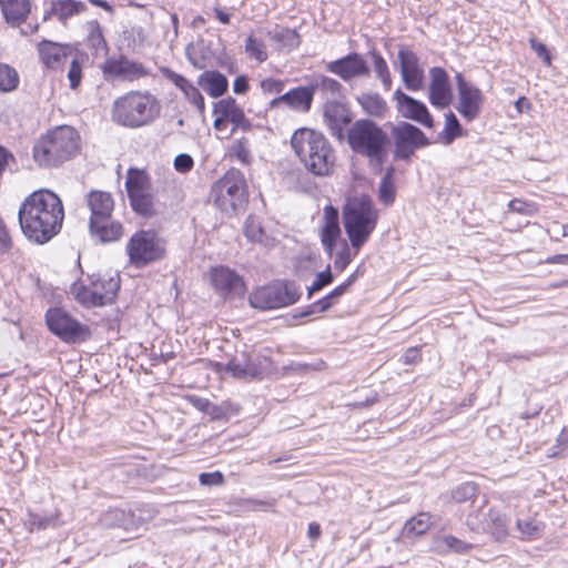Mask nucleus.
<instances>
[{"label":"nucleus","mask_w":568,"mask_h":568,"mask_svg":"<svg viewBox=\"0 0 568 568\" xmlns=\"http://www.w3.org/2000/svg\"><path fill=\"white\" fill-rule=\"evenodd\" d=\"M64 210L61 199L48 189H40L28 195L18 211L23 235L36 244L52 240L62 227Z\"/></svg>","instance_id":"obj_1"},{"label":"nucleus","mask_w":568,"mask_h":568,"mask_svg":"<svg viewBox=\"0 0 568 568\" xmlns=\"http://www.w3.org/2000/svg\"><path fill=\"white\" fill-rule=\"evenodd\" d=\"M291 145L304 166L317 176L328 175L335 163L334 150L322 132L302 128L291 138Z\"/></svg>","instance_id":"obj_2"},{"label":"nucleus","mask_w":568,"mask_h":568,"mask_svg":"<svg viewBox=\"0 0 568 568\" xmlns=\"http://www.w3.org/2000/svg\"><path fill=\"white\" fill-rule=\"evenodd\" d=\"M347 143L353 152L364 156L382 171L387 159L390 139L381 125L369 119H359L346 131Z\"/></svg>","instance_id":"obj_3"},{"label":"nucleus","mask_w":568,"mask_h":568,"mask_svg":"<svg viewBox=\"0 0 568 568\" xmlns=\"http://www.w3.org/2000/svg\"><path fill=\"white\" fill-rule=\"evenodd\" d=\"M378 211L367 195L347 199L342 220L351 246L358 251L371 237L378 222Z\"/></svg>","instance_id":"obj_4"},{"label":"nucleus","mask_w":568,"mask_h":568,"mask_svg":"<svg viewBox=\"0 0 568 568\" xmlns=\"http://www.w3.org/2000/svg\"><path fill=\"white\" fill-rule=\"evenodd\" d=\"M161 112L160 101L150 92L131 91L113 103L112 120L125 128L151 124Z\"/></svg>","instance_id":"obj_5"},{"label":"nucleus","mask_w":568,"mask_h":568,"mask_svg":"<svg viewBox=\"0 0 568 568\" xmlns=\"http://www.w3.org/2000/svg\"><path fill=\"white\" fill-rule=\"evenodd\" d=\"M79 134L61 125L42 135L33 145V159L42 168H54L70 160L79 150Z\"/></svg>","instance_id":"obj_6"},{"label":"nucleus","mask_w":568,"mask_h":568,"mask_svg":"<svg viewBox=\"0 0 568 568\" xmlns=\"http://www.w3.org/2000/svg\"><path fill=\"white\" fill-rule=\"evenodd\" d=\"M211 199L223 213L236 215L248 202V191L244 174L235 168L215 181L211 187Z\"/></svg>","instance_id":"obj_7"},{"label":"nucleus","mask_w":568,"mask_h":568,"mask_svg":"<svg viewBox=\"0 0 568 568\" xmlns=\"http://www.w3.org/2000/svg\"><path fill=\"white\" fill-rule=\"evenodd\" d=\"M301 294L298 285L294 282L274 281L252 292L248 301L254 308L273 310L296 303Z\"/></svg>","instance_id":"obj_8"},{"label":"nucleus","mask_w":568,"mask_h":568,"mask_svg":"<svg viewBox=\"0 0 568 568\" xmlns=\"http://www.w3.org/2000/svg\"><path fill=\"white\" fill-rule=\"evenodd\" d=\"M390 135L394 142L393 159L410 161L415 152L430 144V140L416 125L409 122H398L392 126Z\"/></svg>","instance_id":"obj_9"},{"label":"nucleus","mask_w":568,"mask_h":568,"mask_svg":"<svg viewBox=\"0 0 568 568\" xmlns=\"http://www.w3.org/2000/svg\"><path fill=\"white\" fill-rule=\"evenodd\" d=\"M45 323L49 331L64 343L78 344L85 342L90 337L89 327L81 324L60 307L47 311Z\"/></svg>","instance_id":"obj_10"},{"label":"nucleus","mask_w":568,"mask_h":568,"mask_svg":"<svg viewBox=\"0 0 568 568\" xmlns=\"http://www.w3.org/2000/svg\"><path fill=\"white\" fill-rule=\"evenodd\" d=\"M126 253L130 263L141 267L160 260L164 255V248L155 233L141 230L129 240Z\"/></svg>","instance_id":"obj_11"},{"label":"nucleus","mask_w":568,"mask_h":568,"mask_svg":"<svg viewBox=\"0 0 568 568\" xmlns=\"http://www.w3.org/2000/svg\"><path fill=\"white\" fill-rule=\"evenodd\" d=\"M214 369L220 374H227L241 379L255 378L262 374L257 357L251 347L245 344L242 349H236L226 363L216 362Z\"/></svg>","instance_id":"obj_12"},{"label":"nucleus","mask_w":568,"mask_h":568,"mask_svg":"<svg viewBox=\"0 0 568 568\" xmlns=\"http://www.w3.org/2000/svg\"><path fill=\"white\" fill-rule=\"evenodd\" d=\"M456 85L458 91L456 110L466 121L471 122L481 112L484 94L479 88L466 81L462 73L456 74Z\"/></svg>","instance_id":"obj_13"},{"label":"nucleus","mask_w":568,"mask_h":568,"mask_svg":"<svg viewBox=\"0 0 568 568\" xmlns=\"http://www.w3.org/2000/svg\"><path fill=\"white\" fill-rule=\"evenodd\" d=\"M325 69L344 82H349L355 78L368 77L371 73L367 61L357 52H349L339 59L327 62Z\"/></svg>","instance_id":"obj_14"},{"label":"nucleus","mask_w":568,"mask_h":568,"mask_svg":"<svg viewBox=\"0 0 568 568\" xmlns=\"http://www.w3.org/2000/svg\"><path fill=\"white\" fill-rule=\"evenodd\" d=\"M102 71L106 80L134 81L149 75V71L142 63L130 60L123 54L108 58L102 65Z\"/></svg>","instance_id":"obj_15"},{"label":"nucleus","mask_w":568,"mask_h":568,"mask_svg":"<svg viewBox=\"0 0 568 568\" xmlns=\"http://www.w3.org/2000/svg\"><path fill=\"white\" fill-rule=\"evenodd\" d=\"M210 277L214 290L223 297H240L245 294L246 286L243 277L227 266L212 267Z\"/></svg>","instance_id":"obj_16"},{"label":"nucleus","mask_w":568,"mask_h":568,"mask_svg":"<svg viewBox=\"0 0 568 568\" xmlns=\"http://www.w3.org/2000/svg\"><path fill=\"white\" fill-rule=\"evenodd\" d=\"M394 100L402 116L415 121L425 128H434V119L425 103L404 93L400 89L394 92Z\"/></svg>","instance_id":"obj_17"},{"label":"nucleus","mask_w":568,"mask_h":568,"mask_svg":"<svg viewBox=\"0 0 568 568\" xmlns=\"http://www.w3.org/2000/svg\"><path fill=\"white\" fill-rule=\"evenodd\" d=\"M397 57L405 87L410 91L420 90L424 83V70L417 54L407 47H400Z\"/></svg>","instance_id":"obj_18"},{"label":"nucleus","mask_w":568,"mask_h":568,"mask_svg":"<svg viewBox=\"0 0 568 568\" xmlns=\"http://www.w3.org/2000/svg\"><path fill=\"white\" fill-rule=\"evenodd\" d=\"M323 115L331 134L338 141H343L346 138L345 129L352 122L348 109L337 100H327L324 104Z\"/></svg>","instance_id":"obj_19"},{"label":"nucleus","mask_w":568,"mask_h":568,"mask_svg":"<svg viewBox=\"0 0 568 568\" xmlns=\"http://www.w3.org/2000/svg\"><path fill=\"white\" fill-rule=\"evenodd\" d=\"M89 233L99 244H108L121 240L124 233L120 221L113 219L112 214L99 219H89Z\"/></svg>","instance_id":"obj_20"},{"label":"nucleus","mask_w":568,"mask_h":568,"mask_svg":"<svg viewBox=\"0 0 568 568\" xmlns=\"http://www.w3.org/2000/svg\"><path fill=\"white\" fill-rule=\"evenodd\" d=\"M429 101L439 109L448 106L452 102V88L449 77L445 69L434 67L429 70Z\"/></svg>","instance_id":"obj_21"},{"label":"nucleus","mask_w":568,"mask_h":568,"mask_svg":"<svg viewBox=\"0 0 568 568\" xmlns=\"http://www.w3.org/2000/svg\"><path fill=\"white\" fill-rule=\"evenodd\" d=\"M314 98V88L310 87H297L286 93L273 99L270 102L271 108H276L281 103H285L290 108L300 111H308L312 105Z\"/></svg>","instance_id":"obj_22"},{"label":"nucleus","mask_w":568,"mask_h":568,"mask_svg":"<svg viewBox=\"0 0 568 568\" xmlns=\"http://www.w3.org/2000/svg\"><path fill=\"white\" fill-rule=\"evenodd\" d=\"M38 52L41 62L49 69H59L72 57V51L68 45L49 40H42L38 44Z\"/></svg>","instance_id":"obj_23"},{"label":"nucleus","mask_w":568,"mask_h":568,"mask_svg":"<svg viewBox=\"0 0 568 568\" xmlns=\"http://www.w3.org/2000/svg\"><path fill=\"white\" fill-rule=\"evenodd\" d=\"M153 514L148 510L146 514L142 509L125 511L123 509H111L105 515V523L112 526L122 527L126 530L138 528L139 525L151 519Z\"/></svg>","instance_id":"obj_24"},{"label":"nucleus","mask_w":568,"mask_h":568,"mask_svg":"<svg viewBox=\"0 0 568 568\" xmlns=\"http://www.w3.org/2000/svg\"><path fill=\"white\" fill-rule=\"evenodd\" d=\"M0 9L7 23L22 24L31 12L30 0H0Z\"/></svg>","instance_id":"obj_25"},{"label":"nucleus","mask_w":568,"mask_h":568,"mask_svg":"<svg viewBox=\"0 0 568 568\" xmlns=\"http://www.w3.org/2000/svg\"><path fill=\"white\" fill-rule=\"evenodd\" d=\"M87 205L90 210V219L109 216L114 211V200L111 193L93 190L87 195Z\"/></svg>","instance_id":"obj_26"},{"label":"nucleus","mask_w":568,"mask_h":568,"mask_svg":"<svg viewBox=\"0 0 568 568\" xmlns=\"http://www.w3.org/2000/svg\"><path fill=\"white\" fill-rule=\"evenodd\" d=\"M197 84L212 98L222 97L229 88V81L219 71H205L197 78Z\"/></svg>","instance_id":"obj_27"},{"label":"nucleus","mask_w":568,"mask_h":568,"mask_svg":"<svg viewBox=\"0 0 568 568\" xmlns=\"http://www.w3.org/2000/svg\"><path fill=\"white\" fill-rule=\"evenodd\" d=\"M92 288L97 290L102 298L103 305L112 304L120 290V276L119 274L114 275H98L97 278H92L91 281Z\"/></svg>","instance_id":"obj_28"},{"label":"nucleus","mask_w":568,"mask_h":568,"mask_svg":"<svg viewBox=\"0 0 568 568\" xmlns=\"http://www.w3.org/2000/svg\"><path fill=\"white\" fill-rule=\"evenodd\" d=\"M267 37L275 43V48L280 51H292L300 45L298 33L290 28L276 26L267 31Z\"/></svg>","instance_id":"obj_29"},{"label":"nucleus","mask_w":568,"mask_h":568,"mask_svg":"<svg viewBox=\"0 0 568 568\" xmlns=\"http://www.w3.org/2000/svg\"><path fill=\"white\" fill-rule=\"evenodd\" d=\"M87 10V6L82 1L78 0H52L51 1V13L62 23H65L68 19L78 16L79 13Z\"/></svg>","instance_id":"obj_30"},{"label":"nucleus","mask_w":568,"mask_h":568,"mask_svg":"<svg viewBox=\"0 0 568 568\" xmlns=\"http://www.w3.org/2000/svg\"><path fill=\"white\" fill-rule=\"evenodd\" d=\"M357 102L371 116L382 119L387 112V103L378 93H362L357 97Z\"/></svg>","instance_id":"obj_31"},{"label":"nucleus","mask_w":568,"mask_h":568,"mask_svg":"<svg viewBox=\"0 0 568 568\" xmlns=\"http://www.w3.org/2000/svg\"><path fill=\"white\" fill-rule=\"evenodd\" d=\"M70 293L84 307L103 306L102 298L97 290L87 286L82 282H75L70 287Z\"/></svg>","instance_id":"obj_32"},{"label":"nucleus","mask_w":568,"mask_h":568,"mask_svg":"<svg viewBox=\"0 0 568 568\" xmlns=\"http://www.w3.org/2000/svg\"><path fill=\"white\" fill-rule=\"evenodd\" d=\"M432 516L428 513H419L416 516L408 519L403 529L402 537L404 539L418 537L424 534L432 527Z\"/></svg>","instance_id":"obj_33"},{"label":"nucleus","mask_w":568,"mask_h":568,"mask_svg":"<svg viewBox=\"0 0 568 568\" xmlns=\"http://www.w3.org/2000/svg\"><path fill=\"white\" fill-rule=\"evenodd\" d=\"M359 274V270L357 268L346 278L345 282L336 286L326 296L316 301V305H320V313L328 311L338 301V298L343 296L348 291V288L357 281Z\"/></svg>","instance_id":"obj_34"},{"label":"nucleus","mask_w":568,"mask_h":568,"mask_svg":"<svg viewBox=\"0 0 568 568\" xmlns=\"http://www.w3.org/2000/svg\"><path fill=\"white\" fill-rule=\"evenodd\" d=\"M508 524L509 520L505 514L490 508L489 528L485 532H488L496 541L505 540L509 534Z\"/></svg>","instance_id":"obj_35"},{"label":"nucleus","mask_w":568,"mask_h":568,"mask_svg":"<svg viewBox=\"0 0 568 568\" xmlns=\"http://www.w3.org/2000/svg\"><path fill=\"white\" fill-rule=\"evenodd\" d=\"M311 85L314 88V92L320 91L326 101L337 100L343 94L341 82L326 75H318Z\"/></svg>","instance_id":"obj_36"},{"label":"nucleus","mask_w":568,"mask_h":568,"mask_svg":"<svg viewBox=\"0 0 568 568\" xmlns=\"http://www.w3.org/2000/svg\"><path fill=\"white\" fill-rule=\"evenodd\" d=\"M473 546L470 544H467L452 535L439 536L434 540V549L438 554H445L448 551L465 554Z\"/></svg>","instance_id":"obj_37"},{"label":"nucleus","mask_w":568,"mask_h":568,"mask_svg":"<svg viewBox=\"0 0 568 568\" xmlns=\"http://www.w3.org/2000/svg\"><path fill=\"white\" fill-rule=\"evenodd\" d=\"M516 528L518 538L523 540H531L540 537L544 530V524L535 518L517 519Z\"/></svg>","instance_id":"obj_38"},{"label":"nucleus","mask_w":568,"mask_h":568,"mask_svg":"<svg viewBox=\"0 0 568 568\" xmlns=\"http://www.w3.org/2000/svg\"><path fill=\"white\" fill-rule=\"evenodd\" d=\"M394 166H388L378 186V199L385 205H390L395 201V186H394Z\"/></svg>","instance_id":"obj_39"},{"label":"nucleus","mask_w":568,"mask_h":568,"mask_svg":"<svg viewBox=\"0 0 568 568\" xmlns=\"http://www.w3.org/2000/svg\"><path fill=\"white\" fill-rule=\"evenodd\" d=\"M125 187L128 195L148 191L150 187L149 178L139 169H130L126 175Z\"/></svg>","instance_id":"obj_40"},{"label":"nucleus","mask_w":568,"mask_h":568,"mask_svg":"<svg viewBox=\"0 0 568 568\" xmlns=\"http://www.w3.org/2000/svg\"><path fill=\"white\" fill-rule=\"evenodd\" d=\"M464 134V129L459 123L457 116L449 111L445 114V126L443 132L440 133L442 143L444 145H449L454 142L455 139L462 136Z\"/></svg>","instance_id":"obj_41"},{"label":"nucleus","mask_w":568,"mask_h":568,"mask_svg":"<svg viewBox=\"0 0 568 568\" xmlns=\"http://www.w3.org/2000/svg\"><path fill=\"white\" fill-rule=\"evenodd\" d=\"M87 26H88L87 42H88L89 48L94 50V52L97 54L100 52H106L108 44L104 39L100 23L97 20H92V21H89Z\"/></svg>","instance_id":"obj_42"},{"label":"nucleus","mask_w":568,"mask_h":568,"mask_svg":"<svg viewBox=\"0 0 568 568\" xmlns=\"http://www.w3.org/2000/svg\"><path fill=\"white\" fill-rule=\"evenodd\" d=\"M376 77L381 80L385 91L392 87V75L386 60L376 50L369 51Z\"/></svg>","instance_id":"obj_43"},{"label":"nucleus","mask_w":568,"mask_h":568,"mask_svg":"<svg viewBox=\"0 0 568 568\" xmlns=\"http://www.w3.org/2000/svg\"><path fill=\"white\" fill-rule=\"evenodd\" d=\"M134 212L142 216H151L154 213L153 197L148 191L128 195Z\"/></svg>","instance_id":"obj_44"},{"label":"nucleus","mask_w":568,"mask_h":568,"mask_svg":"<svg viewBox=\"0 0 568 568\" xmlns=\"http://www.w3.org/2000/svg\"><path fill=\"white\" fill-rule=\"evenodd\" d=\"M490 508L479 507L469 513L466 518L467 527L475 532H485L489 528Z\"/></svg>","instance_id":"obj_45"},{"label":"nucleus","mask_w":568,"mask_h":568,"mask_svg":"<svg viewBox=\"0 0 568 568\" xmlns=\"http://www.w3.org/2000/svg\"><path fill=\"white\" fill-rule=\"evenodd\" d=\"M20 82V78L14 68L6 63H0V92L14 91Z\"/></svg>","instance_id":"obj_46"},{"label":"nucleus","mask_w":568,"mask_h":568,"mask_svg":"<svg viewBox=\"0 0 568 568\" xmlns=\"http://www.w3.org/2000/svg\"><path fill=\"white\" fill-rule=\"evenodd\" d=\"M245 52L258 63L266 61L268 58L265 43L253 36H248L245 40Z\"/></svg>","instance_id":"obj_47"},{"label":"nucleus","mask_w":568,"mask_h":568,"mask_svg":"<svg viewBox=\"0 0 568 568\" xmlns=\"http://www.w3.org/2000/svg\"><path fill=\"white\" fill-rule=\"evenodd\" d=\"M229 155L235 158L242 164H250L251 151L248 149V141L244 138L235 140L230 146Z\"/></svg>","instance_id":"obj_48"},{"label":"nucleus","mask_w":568,"mask_h":568,"mask_svg":"<svg viewBox=\"0 0 568 568\" xmlns=\"http://www.w3.org/2000/svg\"><path fill=\"white\" fill-rule=\"evenodd\" d=\"M478 493V486L474 483L467 481L457 486L452 491V497L456 503H465L476 497Z\"/></svg>","instance_id":"obj_49"},{"label":"nucleus","mask_w":568,"mask_h":568,"mask_svg":"<svg viewBox=\"0 0 568 568\" xmlns=\"http://www.w3.org/2000/svg\"><path fill=\"white\" fill-rule=\"evenodd\" d=\"M341 229H322L321 243L325 253L332 257L337 240L341 237Z\"/></svg>","instance_id":"obj_50"},{"label":"nucleus","mask_w":568,"mask_h":568,"mask_svg":"<svg viewBox=\"0 0 568 568\" xmlns=\"http://www.w3.org/2000/svg\"><path fill=\"white\" fill-rule=\"evenodd\" d=\"M239 109L240 106L236 101L229 97L214 103L213 113L214 115H220L222 119L229 120L230 116Z\"/></svg>","instance_id":"obj_51"},{"label":"nucleus","mask_w":568,"mask_h":568,"mask_svg":"<svg viewBox=\"0 0 568 568\" xmlns=\"http://www.w3.org/2000/svg\"><path fill=\"white\" fill-rule=\"evenodd\" d=\"M334 280L333 273L331 271V266L327 265L323 272L316 274L315 280L312 285L307 287V295L311 297L313 293L318 292L324 286L331 284Z\"/></svg>","instance_id":"obj_52"},{"label":"nucleus","mask_w":568,"mask_h":568,"mask_svg":"<svg viewBox=\"0 0 568 568\" xmlns=\"http://www.w3.org/2000/svg\"><path fill=\"white\" fill-rule=\"evenodd\" d=\"M568 455V425L559 433L555 446L551 448L550 457Z\"/></svg>","instance_id":"obj_53"},{"label":"nucleus","mask_w":568,"mask_h":568,"mask_svg":"<svg viewBox=\"0 0 568 568\" xmlns=\"http://www.w3.org/2000/svg\"><path fill=\"white\" fill-rule=\"evenodd\" d=\"M161 73L165 79L171 81L175 87H178L183 93L185 90L192 85V83L185 79L183 75L174 72L170 68L163 67L161 68Z\"/></svg>","instance_id":"obj_54"},{"label":"nucleus","mask_w":568,"mask_h":568,"mask_svg":"<svg viewBox=\"0 0 568 568\" xmlns=\"http://www.w3.org/2000/svg\"><path fill=\"white\" fill-rule=\"evenodd\" d=\"M68 79L70 82V88L72 90H75L81 83L82 65L77 58L72 57V59L70 61V65H69V70H68Z\"/></svg>","instance_id":"obj_55"},{"label":"nucleus","mask_w":568,"mask_h":568,"mask_svg":"<svg viewBox=\"0 0 568 568\" xmlns=\"http://www.w3.org/2000/svg\"><path fill=\"white\" fill-rule=\"evenodd\" d=\"M184 95L189 100V102H191L192 104L195 105V108L197 109L199 113L202 116H204L205 102H204V97L202 95L200 90L192 84L191 87H189L185 90Z\"/></svg>","instance_id":"obj_56"},{"label":"nucleus","mask_w":568,"mask_h":568,"mask_svg":"<svg viewBox=\"0 0 568 568\" xmlns=\"http://www.w3.org/2000/svg\"><path fill=\"white\" fill-rule=\"evenodd\" d=\"M322 229H341L339 227V212L333 205L324 207V225Z\"/></svg>","instance_id":"obj_57"},{"label":"nucleus","mask_w":568,"mask_h":568,"mask_svg":"<svg viewBox=\"0 0 568 568\" xmlns=\"http://www.w3.org/2000/svg\"><path fill=\"white\" fill-rule=\"evenodd\" d=\"M199 481L203 486H222L225 483L224 475L220 470L211 473H201Z\"/></svg>","instance_id":"obj_58"},{"label":"nucleus","mask_w":568,"mask_h":568,"mask_svg":"<svg viewBox=\"0 0 568 568\" xmlns=\"http://www.w3.org/2000/svg\"><path fill=\"white\" fill-rule=\"evenodd\" d=\"M352 261L351 248L346 242L343 243L342 250L336 254L334 260V267L338 271H344Z\"/></svg>","instance_id":"obj_59"},{"label":"nucleus","mask_w":568,"mask_h":568,"mask_svg":"<svg viewBox=\"0 0 568 568\" xmlns=\"http://www.w3.org/2000/svg\"><path fill=\"white\" fill-rule=\"evenodd\" d=\"M284 81L280 79L267 78L261 81L260 87L264 94H277L284 89Z\"/></svg>","instance_id":"obj_60"},{"label":"nucleus","mask_w":568,"mask_h":568,"mask_svg":"<svg viewBox=\"0 0 568 568\" xmlns=\"http://www.w3.org/2000/svg\"><path fill=\"white\" fill-rule=\"evenodd\" d=\"M245 506L251 510L270 511L273 510L276 504L275 499H256L248 498L244 501Z\"/></svg>","instance_id":"obj_61"},{"label":"nucleus","mask_w":568,"mask_h":568,"mask_svg":"<svg viewBox=\"0 0 568 568\" xmlns=\"http://www.w3.org/2000/svg\"><path fill=\"white\" fill-rule=\"evenodd\" d=\"M227 121H230L234 125L233 131L235 129H242L243 131H250L252 128L251 121L245 116V114L241 108L239 110H236L230 116V119Z\"/></svg>","instance_id":"obj_62"},{"label":"nucleus","mask_w":568,"mask_h":568,"mask_svg":"<svg viewBox=\"0 0 568 568\" xmlns=\"http://www.w3.org/2000/svg\"><path fill=\"white\" fill-rule=\"evenodd\" d=\"M530 49L535 51V53L542 60L546 65L551 64V55L546 47V44L539 42L536 38L529 39Z\"/></svg>","instance_id":"obj_63"},{"label":"nucleus","mask_w":568,"mask_h":568,"mask_svg":"<svg viewBox=\"0 0 568 568\" xmlns=\"http://www.w3.org/2000/svg\"><path fill=\"white\" fill-rule=\"evenodd\" d=\"M53 523V517H47L36 513H29L28 524L30 525L31 528L45 529Z\"/></svg>","instance_id":"obj_64"}]
</instances>
